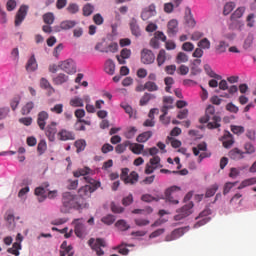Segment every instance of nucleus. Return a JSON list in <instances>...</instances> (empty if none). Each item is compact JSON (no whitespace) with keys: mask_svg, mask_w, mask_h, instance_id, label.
I'll use <instances>...</instances> for the list:
<instances>
[{"mask_svg":"<svg viewBox=\"0 0 256 256\" xmlns=\"http://www.w3.org/2000/svg\"><path fill=\"white\" fill-rule=\"evenodd\" d=\"M88 208L89 203H87V201H81L77 195L71 192H64L62 194V206L60 207L61 213H69L71 209L82 211V209Z\"/></svg>","mask_w":256,"mask_h":256,"instance_id":"1","label":"nucleus"},{"mask_svg":"<svg viewBox=\"0 0 256 256\" xmlns=\"http://www.w3.org/2000/svg\"><path fill=\"white\" fill-rule=\"evenodd\" d=\"M84 181H86L88 184L78 189V198L80 201H87V199H91V195H93V193H95V191L101 187L100 181L89 176L84 177Z\"/></svg>","mask_w":256,"mask_h":256,"instance_id":"2","label":"nucleus"},{"mask_svg":"<svg viewBox=\"0 0 256 256\" xmlns=\"http://www.w3.org/2000/svg\"><path fill=\"white\" fill-rule=\"evenodd\" d=\"M200 123H207V129H219L221 127V116L215 114V106L208 105L205 115L199 119Z\"/></svg>","mask_w":256,"mask_h":256,"instance_id":"3","label":"nucleus"},{"mask_svg":"<svg viewBox=\"0 0 256 256\" xmlns=\"http://www.w3.org/2000/svg\"><path fill=\"white\" fill-rule=\"evenodd\" d=\"M49 183H44L42 186H39L35 189L34 193L38 197L39 203H43L45 199H55L57 197V190H49Z\"/></svg>","mask_w":256,"mask_h":256,"instance_id":"4","label":"nucleus"},{"mask_svg":"<svg viewBox=\"0 0 256 256\" xmlns=\"http://www.w3.org/2000/svg\"><path fill=\"white\" fill-rule=\"evenodd\" d=\"M195 157H198V163H201L203 159L211 157V152L207 150V144L205 142L199 143L196 147L192 148Z\"/></svg>","mask_w":256,"mask_h":256,"instance_id":"5","label":"nucleus"},{"mask_svg":"<svg viewBox=\"0 0 256 256\" xmlns=\"http://www.w3.org/2000/svg\"><path fill=\"white\" fill-rule=\"evenodd\" d=\"M88 244L91 247V249L96 252V255L98 256L105 255V252L101 249V247H107V243L105 242V239L97 238L95 240V238H91L88 241Z\"/></svg>","mask_w":256,"mask_h":256,"instance_id":"6","label":"nucleus"},{"mask_svg":"<svg viewBox=\"0 0 256 256\" xmlns=\"http://www.w3.org/2000/svg\"><path fill=\"white\" fill-rule=\"evenodd\" d=\"M176 215L174 216V221H182L193 213V202H189L188 204L184 205L182 208L176 211Z\"/></svg>","mask_w":256,"mask_h":256,"instance_id":"7","label":"nucleus"},{"mask_svg":"<svg viewBox=\"0 0 256 256\" xmlns=\"http://www.w3.org/2000/svg\"><path fill=\"white\" fill-rule=\"evenodd\" d=\"M162 167L161 158L159 156H154L150 159L149 163L146 164L144 173L146 175H151V173H154L156 169H162Z\"/></svg>","mask_w":256,"mask_h":256,"instance_id":"8","label":"nucleus"},{"mask_svg":"<svg viewBox=\"0 0 256 256\" xmlns=\"http://www.w3.org/2000/svg\"><path fill=\"white\" fill-rule=\"evenodd\" d=\"M59 67L68 75H73V73H77V66L75 65V61H73V59H67L60 62Z\"/></svg>","mask_w":256,"mask_h":256,"instance_id":"9","label":"nucleus"},{"mask_svg":"<svg viewBox=\"0 0 256 256\" xmlns=\"http://www.w3.org/2000/svg\"><path fill=\"white\" fill-rule=\"evenodd\" d=\"M140 60H141V63H143L144 65H151L155 63V54L153 53V51L147 48H144L141 51Z\"/></svg>","mask_w":256,"mask_h":256,"instance_id":"10","label":"nucleus"},{"mask_svg":"<svg viewBox=\"0 0 256 256\" xmlns=\"http://www.w3.org/2000/svg\"><path fill=\"white\" fill-rule=\"evenodd\" d=\"M72 225H74L75 235L83 239V237H85V224L83 219H74Z\"/></svg>","mask_w":256,"mask_h":256,"instance_id":"11","label":"nucleus"},{"mask_svg":"<svg viewBox=\"0 0 256 256\" xmlns=\"http://www.w3.org/2000/svg\"><path fill=\"white\" fill-rule=\"evenodd\" d=\"M177 191H181L179 186H171L165 191V198L168 203H172V205H179V200L173 197V193H177Z\"/></svg>","mask_w":256,"mask_h":256,"instance_id":"12","label":"nucleus"},{"mask_svg":"<svg viewBox=\"0 0 256 256\" xmlns=\"http://www.w3.org/2000/svg\"><path fill=\"white\" fill-rule=\"evenodd\" d=\"M187 231H189V227L177 228L172 231L171 234L166 235L165 241H175L176 239L183 237Z\"/></svg>","mask_w":256,"mask_h":256,"instance_id":"13","label":"nucleus"},{"mask_svg":"<svg viewBox=\"0 0 256 256\" xmlns=\"http://www.w3.org/2000/svg\"><path fill=\"white\" fill-rule=\"evenodd\" d=\"M27 11H29V6L27 5H22L20 6L16 17H15V25L16 27H19L23 21H25V17H27Z\"/></svg>","mask_w":256,"mask_h":256,"instance_id":"14","label":"nucleus"},{"mask_svg":"<svg viewBox=\"0 0 256 256\" xmlns=\"http://www.w3.org/2000/svg\"><path fill=\"white\" fill-rule=\"evenodd\" d=\"M49 119V113L47 111H40L37 115V125L41 131H45L47 126V120Z\"/></svg>","mask_w":256,"mask_h":256,"instance_id":"15","label":"nucleus"},{"mask_svg":"<svg viewBox=\"0 0 256 256\" xmlns=\"http://www.w3.org/2000/svg\"><path fill=\"white\" fill-rule=\"evenodd\" d=\"M44 130L49 141H55V135H57V122H51Z\"/></svg>","mask_w":256,"mask_h":256,"instance_id":"16","label":"nucleus"},{"mask_svg":"<svg viewBox=\"0 0 256 256\" xmlns=\"http://www.w3.org/2000/svg\"><path fill=\"white\" fill-rule=\"evenodd\" d=\"M155 4H150L148 7L144 8L141 13V19L143 21H149L153 15H155Z\"/></svg>","mask_w":256,"mask_h":256,"instance_id":"17","label":"nucleus"},{"mask_svg":"<svg viewBox=\"0 0 256 256\" xmlns=\"http://www.w3.org/2000/svg\"><path fill=\"white\" fill-rule=\"evenodd\" d=\"M58 137L60 141H75V134L65 129L58 132Z\"/></svg>","mask_w":256,"mask_h":256,"instance_id":"18","label":"nucleus"},{"mask_svg":"<svg viewBox=\"0 0 256 256\" xmlns=\"http://www.w3.org/2000/svg\"><path fill=\"white\" fill-rule=\"evenodd\" d=\"M228 155L230 159H233L234 161H239L240 159L245 158V152H243L239 148H233L232 150H230Z\"/></svg>","mask_w":256,"mask_h":256,"instance_id":"19","label":"nucleus"},{"mask_svg":"<svg viewBox=\"0 0 256 256\" xmlns=\"http://www.w3.org/2000/svg\"><path fill=\"white\" fill-rule=\"evenodd\" d=\"M60 256H73V246L67 245V241H64L60 246Z\"/></svg>","mask_w":256,"mask_h":256,"instance_id":"20","label":"nucleus"},{"mask_svg":"<svg viewBox=\"0 0 256 256\" xmlns=\"http://www.w3.org/2000/svg\"><path fill=\"white\" fill-rule=\"evenodd\" d=\"M222 143L225 149H229L230 147H232L233 143H235V140L233 139V135L229 132H226L222 137Z\"/></svg>","mask_w":256,"mask_h":256,"instance_id":"21","label":"nucleus"},{"mask_svg":"<svg viewBox=\"0 0 256 256\" xmlns=\"http://www.w3.org/2000/svg\"><path fill=\"white\" fill-rule=\"evenodd\" d=\"M207 212L203 211L199 214L196 219H201L197 223L194 224V229H199V227H203V225H207L209 223V217H206Z\"/></svg>","mask_w":256,"mask_h":256,"instance_id":"22","label":"nucleus"},{"mask_svg":"<svg viewBox=\"0 0 256 256\" xmlns=\"http://www.w3.org/2000/svg\"><path fill=\"white\" fill-rule=\"evenodd\" d=\"M37 67V59H35V54H33L27 61L26 71H28V73H33V71H37Z\"/></svg>","mask_w":256,"mask_h":256,"instance_id":"23","label":"nucleus"},{"mask_svg":"<svg viewBox=\"0 0 256 256\" xmlns=\"http://www.w3.org/2000/svg\"><path fill=\"white\" fill-rule=\"evenodd\" d=\"M168 35H176L177 31H179V22L175 19H172L168 22Z\"/></svg>","mask_w":256,"mask_h":256,"instance_id":"24","label":"nucleus"},{"mask_svg":"<svg viewBox=\"0 0 256 256\" xmlns=\"http://www.w3.org/2000/svg\"><path fill=\"white\" fill-rule=\"evenodd\" d=\"M130 30L134 37H141V28L139 27V24H137V20L135 18L130 21Z\"/></svg>","mask_w":256,"mask_h":256,"instance_id":"25","label":"nucleus"},{"mask_svg":"<svg viewBox=\"0 0 256 256\" xmlns=\"http://www.w3.org/2000/svg\"><path fill=\"white\" fill-rule=\"evenodd\" d=\"M139 181V173L132 171L126 180L124 181L125 185H136Z\"/></svg>","mask_w":256,"mask_h":256,"instance_id":"26","label":"nucleus"},{"mask_svg":"<svg viewBox=\"0 0 256 256\" xmlns=\"http://www.w3.org/2000/svg\"><path fill=\"white\" fill-rule=\"evenodd\" d=\"M69 81V76L64 73H60L57 76L52 78V83L55 85H63V83H67Z\"/></svg>","mask_w":256,"mask_h":256,"instance_id":"27","label":"nucleus"},{"mask_svg":"<svg viewBox=\"0 0 256 256\" xmlns=\"http://www.w3.org/2000/svg\"><path fill=\"white\" fill-rule=\"evenodd\" d=\"M40 87L41 89H46L50 95H53V93H55V88H53L49 80H47L46 78L40 79Z\"/></svg>","mask_w":256,"mask_h":256,"instance_id":"28","label":"nucleus"},{"mask_svg":"<svg viewBox=\"0 0 256 256\" xmlns=\"http://www.w3.org/2000/svg\"><path fill=\"white\" fill-rule=\"evenodd\" d=\"M153 137L152 131H146L139 134L136 138L137 143H147L149 139Z\"/></svg>","mask_w":256,"mask_h":256,"instance_id":"29","label":"nucleus"},{"mask_svg":"<svg viewBox=\"0 0 256 256\" xmlns=\"http://www.w3.org/2000/svg\"><path fill=\"white\" fill-rule=\"evenodd\" d=\"M91 173V169L89 167L79 168L78 170L73 172V176L76 178L83 177H89L88 175Z\"/></svg>","mask_w":256,"mask_h":256,"instance_id":"30","label":"nucleus"},{"mask_svg":"<svg viewBox=\"0 0 256 256\" xmlns=\"http://www.w3.org/2000/svg\"><path fill=\"white\" fill-rule=\"evenodd\" d=\"M169 109H173V105H164L161 109L163 114L160 116V121H162V123H164L165 125H169V123H171V119L167 118L165 120V116L167 115V113H169Z\"/></svg>","mask_w":256,"mask_h":256,"instance_id":"31","label":"nucleus"},{"mask_svg":"<svg viewBox=\"0 0 256 256\" xmlns=\"http://www.w3.org/2000/svg\"><path fill=\"white\" fill-rule=\"evenodd\" d=\"M77 25V21L75 20H65L60 23V29L62 31H69V29H73Z\"/></svg>","mask_w":256,"mask_h":256,"instance_id":"32","label":"nucleus"},{"mask_svg":"<svg viewBox=\"0 0 256 256\" xmlns=\"http://www.w3.org/2000/svg\"><path fill=\"white\" fill-rule=\"evenodd\" d=\"M156 61L158 67H162V65H165V62L167 61V52L161 49L157 55Z\"/></svg>","mask_w":256,"mask_h":256,"instance_id":"33","label":"nucleus"},{"mask_svg":"<svg viewBox=\"0 0 256 256\" xmlns=\"http://www.w3.org/2000/svg\"><path fill=\"white\" fill-rule=\"evenodd\" d=\"M251 185H256V177L248 178L243 180L237 187L238 190L245 189V187H251Z\"/></svg>","mask_w":256,"mask_h":256,"instance_id":"34","label":"nucleus"},{"mask_svg":"<svg viewBox=\"0 0 256 256\" xmlns=\"http://www.w3.org/2000/svg\"><path fill=\"white\" fill-rule=\"evenodd\" d=\"M244 14H245V7H243V6L239 7L230 16V20L237 21V19H241V17H243Z\"/></svg>","mask_w":256,"mask_h":256,"instance_id":"35","label":"nucleus"},{"mask_svg":"<svg viewBox=\"0 0 256 256\" xmlns=\"http://www.w3.org/2000/svg\"><path fill=\"white\" fill-rule=\"evenodd\" d=\"M35 109V102L29 101L21 108V115H29Z\"/></svg>","mask_w":256,"mask_h":256,"instance_id":"36","label":"nucleus"},{"mask_svg":"<svg viewBox=\"0 0 256 256\" xmlns=\"http://www.w3.org/2000/svg\"><path fill=\"white\" fill-rule=\"evenodd\" d=\"M153 99H156L155 94H151L147 92L144 93V95L140 99V106L143 107L147 105V103H149L150 101H153Z\"/></svg>","mask_w":256,"mask_h":256,"instance_id":"37","label":"nucleus"},{"mask_svg":"<svg viewBox=\"0 0 256 256\" xmlns=\"http://www.w3.org/2000/svg\"><path fill=\"white\" fill-rule=\"evenodd\" d=\"M227 49H229V43L225 42V41H220L218 43V45H216L215 50L216 53H218L219 55L225 53L227 51Z\"/></svg>","mask_w":256,"mask_h":256,"instance_id":"38","label":"nucleus"},{"mask_svg":"<svg viewBox=\"0 0 256 256\" xmlns=\"http://www.w3.org/2000/svg\"><path fill=\"white\" fill-rule=\"evenodd\" d=\"M104 69L108 75H115V62L111 59L107 60Z\"/></svg>","mask_w":256,"mask_h":256,"instance_id":"39","label":"nucleus"},{"mask_svg":"<svg viewBox=\"0 0 256 256\" xmlns=\"http://www.w3.org/2000/svg\"><path fill=\"white\" fill-rule=\"evenodd\" d=\"M143 149H145V145L134 143L130 145V151L134 153V155H141L143 153Z\"/></svg>","mask_w":256,"mask_h":256,"instance_id":"40","label":"nucleus"},{"mask_svg":"<svg viewBox=\"0 0 256 256\" xmlns=\"http://www.w3.org/2000/svg\"><path fill=\"white\" fill-rule=\"evenodd\" d=\"M135 135H137V127L129 126L126 128V130L124 132V137L126 139H133V137H135Z\"/></svg>","mask_w":256,"mask_h":256,"instance_id":"41","label":"nucleus"},{"mask_svg":"<svg viewBox=\"0 0 256 256\" xmlns=\"http://www.w3.org/2000/svg\"><path fill=\"white\" fill-rule=\"evenodd\" d=\"M42 19L46 25H53L55 23V14L53 12H47L42 16Z\"/></svg>","mask_w":256,"mask_h":256,"instance_id":"42","label":"nucleus"},{"mask_svg":"<svg viewBox=\"0 0 256 256\" xmlns=\"http://www.w3.org/2000/svg\"><path fill=\"white\" fill-rule=\"evenodd\" d=\"M21 251V244L19 242H14L11 248L7 249L8 253H11V255L19 256Z\"/></svg>","mask_w":256,"mask_h":256,"instance_id":"43","label":"nucleus"},{"mask_svg":"<svg viewBox=\"0 0 256 256\" xmlns=\"http://www.w3.org/2000/svg\"><path fill=\"white\" fill-rule=\"evenodd\" d=\"M115 227H117V229H119V231H129V229H131V226H129V224H127V221L121 219L118 220L115 223Z\"/></svg>","mask_w":256,"mask_h":256,"instance_id":"44","label":"nucleus"},{"mask_svg":"<svg viewBox=\"0 0 256 256\" xmlns=\"http://www.w3.org/2000/svg\"><path fill=\"white\" fill-rule=\"evenodd\" d=\"M84 17H90V15H93V11H95V6L93 4H86L82 8Z\"/></svg>","mask_w":256,"mask_h":256,"instance_id":"45","label":"nucleus"},{"mask_svg":"<svg viewBox=\"0 0 256 256\" xmlns=\"http://www.w3.org/2000/svg\"><path fill=\"white\" fill-rule=\"evenodd\" d=\"M75 147H76V151L77 153H81V151H85V148L87 147V142L83 139L77 140L74 143Z\"/></svg>","mask_w":256,"mask_h":256,"instance_id":"46","label":"nucleus"},{"mask_svg":"<svg viewBox=\"0 0 256 256\" xmlns=\"http://www.w3.org/2000/svg\"><path fill=\"white\" fill-rule=\"evenodd\" d=\"M127 247H133V244L122 243L118 246V253L120 255H129V249Z\"/></svg>","mask_w":256,"mask_h":256,"instance_id":"47","label":"nucleus"},{"mask_svg":"<svg viewBox=\"0 0 256 256\" xmlns=\"http://www.w3.org/2000/svg\"><path fill=\"white\" fill-rule=\"evenodd\" d=\"M145 88H146V91H149V92L159 91V86L157 85V83L153 81H147L145 83Z\"/></svg>","mask_w":256,"mask_h":256,"instance_id":"48","label":"nucleus"},{"mask_svg":"<svg viewBox=\"0 0 256 256\" xmlns=\"http://www.w3.org/2000/svg\"><path fill=\"white\" fill-rule=\"evenodd\" d=\"M218 190H219V185L213 184L211 187H209V188L206 190L205 196H206L207 198L213 197V195H215V193H217Z\"/></svg>","mask_w":256,"mask_h":256,"instance_id":"49","label":"nucleus"},{"mask_svg":"<svg viewBox=\"0 0 256 256\" xmlns=\"http://www.w3.org/2000/svg\"><path fill=\"white\" fill-rule=\"evenodd\" d=\"M189 61V56L185 54L184 52H179L176 56V63L181 64V63H187Z\"/></svg>","mask_w":256,"mask_h":256,"instance_id":"50","label":"nucleus"},{"mask_svg":"<svg viewBox=\"0 0 256 256\" xmlns=\"http://www.w3.org/2000/svg\"><path fill=\"white\" fill-rule=\"evenodd\" d=\"M71 107H83V99L79 98V97H74L70 100L69 102Z\"/></svg>","mask_w":256,"mask_h":256,"instance_id":"51","label":"nucleus"},{"mask_svg":"<svg viewBox=\"0 0 256 256\" xmlns=\"http://www.w3.org/2000/svg\"><path fill=\"white\" fill-rule=\"evenodd\" d=\"M66 11H68V13L71 15H75L79 13V5H77V3H70L66 8Z\"/></svg>","mask_w":256,"mask_h":256,"instance_id":"52","label":"nucleus"},{"mask_svg":"<svg viewBox=\"0 0 256 256\" xmlns=\"http://www.w3.org/2000/svg\"><path fill=\"white\" fill-rule=\"evenodd\" d=\"M236 5L234 2H227L224 5L223 15H229L235 9Z\"/></svg>","mask_w":256,"mask_h":256,"instance_id":"53","label":"nucleus"},{"mask_svg":"<svg viewBox=\"0 0 256 256\" xmlns=\"http://www.w3.org/2000/svg\"><path fill=\"white\" fill-rule=\"evenodd\" d=\"M37 151L39 155H43L47 151V142L45 140H40L37 146Z\"/></svg>","mask_w":256,"mask_h":256,"instance_id":"54","label":"nucleus"},{"mask_svg":"<svg viewBox=\"0 0 256 256\" xmlns=\"http://www.w3.org/2000/svg\"><path fill=\"white\" fill-rule=\"evenodd\" d=\"M198 47L200 49H211V41L207 38H203L198 42Z\"/></svg>","mask_w":256,"mask_h":256,"instance_id":"55","label":"nucleus"},{"mask_svg":"<svg viewBox=\"0 0 256 256\" xmlns=\"http://www.w3.org/2000/svg\"><path fill=\"white\" fill-rule=\"evenodd\" d=\"M9 113H11V109L9 107H0V121L7 119V117H9Z\"/></svg>","mask_w":256,"mask_h":256,"instance_id":"56","label":"nucleus"},{"mask_svg":"<svg viewBox=\"0 0 256 256\" xmlns=\"http://www.w3.org/2000/svg\"><path fill=\"white\" fill-rule=\"evenodd\" d=\"M105 225H113L115 223V216L108 214L101 219Z\"/></svg>","mask_w":256,"mask_h":256,"instance_id":"57","label":"nucleus"},{"mask_svg":"<svg viewBox=\"0 0 256 256\" xmlns=\"http://www.w3.org/2000/svg\"><path fill=\"white\" fill-rule=\"evenodd\" d=\"M19 103H21V97H19V96L14 97L10 101V107H11L12 111H16L17 110V108L19 107Z\"/></svg>","mask_w":256,"mask_h":256,"instance_id":"58","label":"nucleus"},{"mask_svg":"<svg viewBox=\"0 0 256 256\" xmlns=\"http://www.w3.org/2000/svg\"><path fill=\"white\" fill-rule=\"evenodd\" d=\"M245 153L253 155L255 153V146L251 142H246L244 145Z\"/></svg>","mask_w":256,"mask_h":256,"instance_id":"59","label":"nucleus"},{"mask_svg":"<svg viewBox=\"0 0 256 256\" xmlns=\"http://www.w3.org/2000/svg\"><path fill=\"white\" fill-rule=\"evenodd\" d=\"M231 131L234 135H242V133H245V127L233 125L231 126Z\"/></svg>","mask_w":256,"mask_h":256,"instance_id":"60","label":"nucleus"},{"mask_svg":"<svg viewBox=\"0 0 256 256\" xmlns=\"http://www.w3.org/2000/svg\"><path fill=\"white\" fill-rule=\"evenodd\" d=\"M50 111L56 115H61V113H63V104L54 105L52 108H50Z\"/></svg>","mask_w":256,"mask_h":256,"instance_id":"61","label":"nucleus"},{"mask_svg":"<svg viewBox=\"0 0 256 256\" xmlns=\"http://www.w3.org/2000/svg\"><path fill=\"white\" fill-rule=\"evenodd\" d=\"M110 207H111L112 213H123V211H125V208L115 204V202H112Z\"/></svg>","mask_w":256,"mask_h":256,"instance_id":"62","label":"nucleus"},{"mask_svg":"<svg viewBox=\"0 0 256 256\" xmlns=\"http://www.w3.org/2000/svg\"><path fill=\"white\" fill-rule=\"evenodd\" d=\"M237 183H239V182L238 181H236V182H227L224 185L223 195H227V193H229V191H231V188L235 187V185H237Z\"/></svg>","mask_w":256,"mask_h":256,"instance_id":"63","label":"nucleus"},{"mask_svg":"<svg viewBox=\"0 0 256 256\" xmlns=\"http://www.w3.org/2000/svg\"><path fill=\"white\" fill-rule=\"evenodd\" d=\"M104 21L105 19L100 13H97L93 16V22L95 23V25H103Z\"/></svg>","mask_w":256,"mask_h":256,"instance_id":"64","label":"nucleus"}]
</instances>
